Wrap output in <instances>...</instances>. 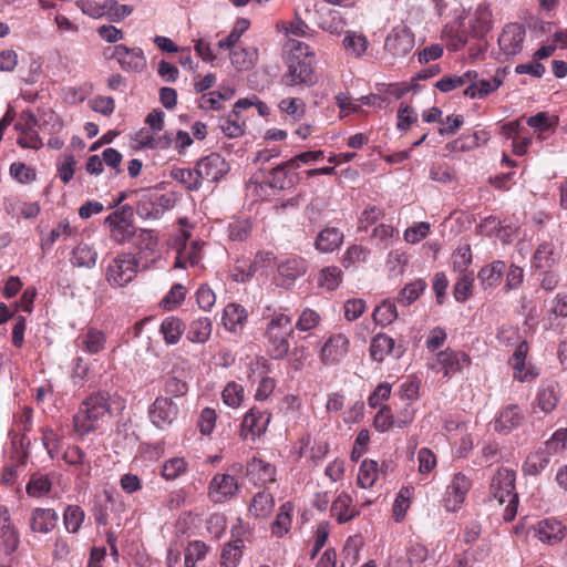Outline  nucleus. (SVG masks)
<instances>
[{
  "label": "nucleus",
  "instance_id": "1",
  "mask_svg": "<svg viewBox=\"0 0 567 567\" xmlns=\"http://www.w3.org/2000/svg\"><path fill=\"white\" fill-rule=\"evenodd\" d=\"M289 54L286 60L287 71L281 78L286 86L310 87L317 83L315 72V52L310 47L298 40H289L287 43Z\"/></svg>",
  "mask_w": 567,
  "mask_h": 567
},
{
  "label": "nucleus",
  "instance_id": "2",
  "mask_svg": "<svg viewBox=\"0 0 567 567\" xmlns=\"http://www.w3.org/2000/svg\"><path fill=\"white\" fill-rule=\"evenodd\" d=\"M112 416L110 395L106 392H96L87 396L73 415V431L84 437L100 429Z\"/></svg>",
  "mask_w": 567,
  "mask_h": 567
},
{
  "label": "nucleus",
  "instance_id": "3",
  "mask_svg": "<svg viewBox=\"0 0 567 567\" xmlns=\"http://www.w3.org/2000/svg\"><path fill=\"white\" fill-rule=\"evenodd\" d=\"M488 495L491 501H495L498 505L507 502L503 513V518L511 522L517 514L518 495L515 492V472L507 467H501L492 476Z\"/></svg>",
  "mask_w": 567,
  "mask_h": 567
},
{
  "label": "nucleus",
  "instance_id": "4",
  "mask_svg": "<svg viewBox=\"0 0 567 567\" xmlns=\"http://www.w3.org/2000/svg\"><path fill=\"white\" fill-rule=\"evenodd\" d=\"M292 319L284 312L275 311L267 324L266 337L268 352L272 359L281 360L289 353V336L293 332Z\"/></svg>",
  "mask_w": 567,
  "mask_h": 567
},
{
  "label": "nucleus",
  "instance_id": "5",
  "mask_svg": "<svg viewBox=\"0 0 567 567\" xmlns=\"http://www.w3.org/2000/svg\"><path fill=\"white\" fill-rule=\"evenodd\" d=\"M138 267V260L134 255L122 252L105 260L104 278L110 287L123 288L137 276Z\"/></svg>",
  "mask_w": 567,
  "mask_h": 567
},
{
  "label": "nucleus",
  "instance_id": "6",
  "mask_svg": "<svg viewBox=\"0 0 567 567\" xmlns=\"http://www.w3.org/2000/svg\"><path fill=\"white\" fill-rule=\"evenodd\" d=\"M190 233L181 230L173 239L172 247L176 250L175 268H186L187 266H198L203 259L204 243L200 240H192Z\"/></svg>",
  "mask_w": 567,
  "mask_h": 567
},
{
  "label": "nucleus",
  "instance_id": "7",
  "mask_svg": "<svg viewBox=\"0 0 567 567\" xmlns=\"http://www.w3.org/2000/svg\"><path fill=\"white\" fill-rule=\"evenodd\" d=\"M470 364L471 358L465 352L447 348L440 351L434 361L429 363V367L435 372L442 371L444 377H450L462 371Z\"/></svg>",
  "mask_w": 567,
  "mask_h": 567
},
{
  "label": "nucleus",
  "instance_id": "8",
  "mask_svg": "<svg viewBox=\"0 0 567 567\" xmlns=\"http://www.w3.org/2000/svg\"><path fill=\"white\" fill-rule=\"evenodd\" d=\"M567 318V292L556 293L547 303L542 324L545 330L561 333L564 330L563 320Z\"/></svg>",
  "mask_w": 567,
  "mask_h": 567
},
{
  "label": "nucleus",
  "instance_id": "9",
  "mask_svg": "<svg viewBox=\"0 0 567 567\" xmlns=\"http://www.w3.org/2000/svg\"><path fill=\"white\" fill-rule=\"evenodd\" d=\"M239 492V484L235 476L226 473H217L209 482L207 495L215 504L225 503L234 498Z\"/></svg>",
  "mask_w": 567,
  "mask_h": 567
},
{
  "label": "nucleus",
  "instance_id": "10",
  "mask_svg": "<svg viewBox=\"0 0 567 567\" xmlns=\"http://www.w3.org/2000/svg\"><path fill=\"white\" fill-rule=\"evenodd\" d=\"M178 412V404L173 398L158 396L150 408L148 414L151 422L156 427L164 430L173 424Z\"/></svg>",
  "mask_w": 567,
  "mask_h": 567
},
{
  "label": "nucleus",
  "instance_id": "11",
  "mask_svg": "<svg viewBox=\"0 0 567 567\" xmlns=\"http://www.w3.org/2000/svg\"><path fill=\"white\" fill-rule=\"evenodd\" d=\"M413 48L414 34L404 25L393 28L384 43L385 51L398 58L408 55Z\"/></svg>",
  "mask_w": 567,
  "mask_h": 567
},
{
  "label": "nucleus",
  "instance_id": "12",
  "mask_svg": "<svg viewBox=\"0 0 567 567\" xmlns=\"http://www.w3.org/2000/svg\"><path fill=\"white\" fill-rule=\"evenodd\" d=\"M472 487L471 478L462 472L452 476L451 483L446 487L445 507L447 511L455 512L465 502L466 495Z\"/></svg>",
  "mask_w": 567,
  "mask_h": 567
},
{
  "label": "nucleus",
  "instance_id": "13",
  "mask_svg": "<svg viewBox=\"0 0 567 567\" xmlns=\"http://www.w3.org/2000/svg\"><path fill=\"white\" fill-rule=\"evenodd\" d=\"M196 168L197 176L200 177L202 183L218 182L229 171L228 163L217 153H212L199 159L196 164Z\"/></svg>",
  "mask_w": 567,
  "mask_h": 567
},
{
  "label": "nucleus",
  "instance_id": "14",
  "mask_svg": "<svg viewBox=\"0 0 567 567\" xmlns=\"http://www.w3.org/2000/svg\"><path fill=\"white\" fill-rule=\"evenodd\" d=\"M525 28L520 23H508L498 37V45L506 56H514L522 51Z\"/></svg>",
  "mask_w": 567,
  "mask_h": 567
},
{
  "label": "nucleus",
  "instance_id": "15",
  "mask_svg": "<svg viewBox=\"0 0 567 567\" xmlns=\"http://www.w3.org/2000/svg\"><path fill=\"white\" fill-rule=\"evenodd\" d=\"M349 340L342 334L331 336L322 346L320 358L324 364L339 362L348 353Z\"/></svg>",
  "mask_w": 567,
  "mask_h": 567
},
{
  "label": "nucleus",
  "instance_id": "16",
  "mask_svg": "<svg viewBox=\"0 0 567 567\" xmlns=\"http://www.w3.org/2000/svg\"><path fill=\"white\" fill-rule=\"evenodd\" d=\"M105 224L110 227L111 237L117 243L127 241L134 235V226L126 218L125 208L109 215Z\"/></svg>",
  "mask_w": 567,
  "mask_h": 567
},
{
  "label": "nucleus",
  "instance_id": "17",
  "mask_svg": "<svg viewBox=\"0 0 567 567\" xmlns=\"http://www.w3.org/2000/svg\"><path fill=\"white\" fill-rule=\"evenodd\" d=\"M121 69L125 72H142L146 68V58L140 48H123L115 50Z\"/></svg>",
  "mask_w": 567,
  "mask_h": 567
},
{
  "label": "nucleus",
  "instance_id": "18",
  "mask_svg": "<svg viewBox=\"0 0 567 567\" xmlns=\"http://www.w3.org/2000/svg\"><path fill=\"white\" fill-rule=\"evenodd\" d=\"M524 420V414L519 406L509 404L499 411L495 419V431L502 434H508L514 429L518 427Z\"/></svg>",
  "mask_w": 567,
  "mask_h": 567
},
{
  "label": "nucleus",
  "instance_id": "19",
  "mask_svg": "<svg viewBox=\"0 0 567 567\" xmlns=\"http://www.w3.org/2000/svg\"><path fill=\"white\" fill-rule=\"evenodd\" d=\"M58 514L52 508H34L29 518V526L33 533L49 534L56 525Z\"/></svg>",
  "mask_w": 567,
  "mask_h": 567
},
{
  "label": "nucleus",
  "instance_id": "20",
  "mask_svg": "<svg viewBox=\"0 0 567 567\" xmlns=\"http://www.w3.org/2000/svg\"><path fill=\"white\" fill-rule=\"evenodd\" d=\"M0 539L8 554L16 551L20 544L19 533L6 507H0Z\"/></svg>",
  "mask_w": 567,
  "mask_h": 567
},
{
  "label": "nucleus",
  "instance_id": "21",
  "mask_svg": "<svg viewBox=\"0 0 567 567\" xmlns=\"http://www.w3.org/2000/svg\"><path fill=\"white\" fill-rule=\"evenodd\" d=\"M274 508V495L269 491L262 489L252 496L248 506V514L254 518L266 520L271 515Z\"/></svg>",
  "mask_w": 567,
  "mask_h": 567
},
{
  "label": "nucleus",
  "instance_id": "22",
  "mask_svg": "<svg viewBox=\"0 0 567 567\" xmlns=\"http://www.w3.org/2000/svg\"><path fill=\"white\" fill-rule=\"evenodd\" d=\"M565 528L560 522L554 518H546L537 523L535 535L537 538L550 545L559 543L564 538Z\"/></svg>",
  "mask_w": 567,
  "mask_h": 567
},
{
  "label": "nucleus",
  "instance_id": "23",
  "mask_svg": "<svg viewBox=\"0 0 567 567\" xmlns=\"http://www.w3.org/2000/svg\"><path fill=\"white\" fill-rule=\"evenodd\" d=\"M78 347L85 353L96 354L104 350L106 344L105 333L96 328H89L76 339Z\"/></svg>",
  "mask_w": 567,
  "mask_h": 567
},
{
  "label": "nucleus",
  "instance_id": "24",
  "mask_svg": "<svg viewBox=\"0 0 567 567\" xmlns=\"http://www.w3.org/2000/svg\"><path fill=\"white\" fill-rule=\"evenodd\" d=\"M247 475L255 484L265 485L276 480V470L260 458L254 457L247 465Z\"/></svg>",
  "mask_w": 567,
  "mask_h": 567
},
{
  "label": "nucleus",
  "instance_id": "25",
  "mask_svg": "<svg viewBox=\"0 0 567 567\" xmlns=\"http://www.w3.org/2000/svg\"><path fill=\"white\" fill-rule=\"evenodd\" d=\"M293 509L291 502H285L280 505L276 518L270 525L272 536L282 538L290 532Z\"/></svg>",
  "mask_w": 567,
  "mask_h": 567
},
{
  "label": "nucleus",
  "instance_id": "26",
  "mask_svg": "<svg viewBox=\"0 0 567 567\" xmlns=\"http://www.w3.org/2000/svg\"><path fill=\"white\" fill-rule=\"evenodd\" d=\"M330 511L331 515L336 517L339 523L349 522L358 514L355 507L352 505L351 496L346 492L338 494Z\"/></svg>",
  "mask_w": 567,
  "mask_h": 567
},
{
  "label": "nucleus",
  "instance_id": "27",
  "mask_svg": "<svg viewBox=\"0 0 567 567\" xmlns=\"http://www.w3.org/2000/svg\"><path fill=\"white\" fill-rule=\"evenodd\" d=\"M343 243V234L334 227L322 229L316 239V248L323 254L338 249Z\"/></svg>",
  "mask_w": 567,
  "mask_h": 567
},
{
  "label": "nucleus",
  "instance_id": "28",
  "mask_svg": "<svg viewBox=\"0 0 567 567\" xmlns=\"http://www.w3.org/2000/svg\"><path fill=\"white\" fill-rule=\"evenodd\" d=\"M559 401V388L556 383L543 384L536 395V405L545 414L550 413Z\"/></svg>",
  "mask_w": 567,
  "mask_h": 567
},
{
  "label": "nucleus",
  "instance_id": "29",
  "mask_svg": "<svg viewBox=\"0 0 567 567\" xmlns=\"http://www.w3.org/2000/svg\"><path fill=\"white\" fill-rule=\"evenodd\" d=\"M247 320V311L238 303H229L225 307L223 313V324L231 332L240 330Z\"/></svg>",
  "mask_w": 567,
  "mask_h": 567
},
{
  "label": "nucleus",
  "instance_id": "30",
  "mask_svg": "<svg viewBox=\"0 0 567 567\" xmlns=\"http://www.w3.org/2000/svg\"><path fill=\"white\" fill-rule=\"evenodd\" d=\"M503 83V79L497 74L492 79L471 81V84L464 90V94L471 99H482L496 91Z\"/></svg>",
  "mask_w": 567,
  "mask_h": 567
},
{
  "label": "nucleus",
  "instance_id": "31",
  "mask_svg": "<svg viewBox=\"0 0 567 567\" xmlns=\"http://www.w3.org/2000/svg\"><path fill=\"white\" fill-rule=\"evenodd\" d=\"M528 352V344L526 341H519L511 360L514 370V379L518 381H527L535 375L529 372L525 367V359Z\"/></svg>",
  "mask_w": 567,
  "mask_h": 567
},
{
  "label": "nucleus",
  "instance_id": "32",
  "mask_svg": "<svg viewBox=\"0 0 567 567\" xmlns=\"http://www.w3.org/2000/svg\"><path fill=\"white\" fill-rule=\"evenodd\" d=\"M212 329L210 319L199 317L189 323L186 338L193 343H205L212 334Z\"/></svg>",
  "mask_w": 567,
  "mask_h": 567
},
{
  "label": "nucleus",
  "instance_id": "33",
  "mask_svg": "<svg viewBox=\"0 0 567 567\" xmlns=\"http://www.w3.org/2000/svg\"><path fill=\"white\" fill-rule=\"evenodd\" d=\"M230 61L237 70H250L258 61V49L256 47H246L233 50Z\"/></svg>",
  "mask_w": 567,
  "mask_h": 567
},
{
  "label": "nucleus",
  "instance_id": "34",
  "mask_svg": "<svg viewBox=\"0 0 567 567\" xmlns=\"http://www.w3.org/2000/svg\"><path fill=\"white\" fill-rule=\"evenodd\" d=\"M244 547V540L240 538L226 543L220 553V567H238Z\"/></svg>",
  "mask_w": 567,
  "mask_h": 567
},
{
  "label": "nucleus",
  "instance_id": "35",
  "mask_svg": "<svg viewBox=\"0 0 567 567\" xmlns=\"http://www.w3.org/2000/svg\"><path fill=\"white\" fill-rule=\"evenodd\" d=\"M344 50L355 56L361 58L369 48V41L361 32L347 31L342 41Z\"/></svg>",
  "mask_w": 567,
  "mask_h": 567
},
{
  "label": "nucleus",
  "instance_id": "36",
  "mask_svg": "<svg viewBox=\"0 0 567 567\" xmlns=\"http://www.w3.org/2000/svg\"><path fill=\"white\" fill-rule=\"evenodd\" d=\"M394 340L385 333H378L373 337L370 346V355L373 361L382 362L391 354L394 348Z\"/></svg>",
  "mask_w": 567,
  "mask_h": 567
},
{
  "label": "nucleus",
  "instance_id": "37",
  "mask_svg": "<svg viewBox=\"0 0 567 567\" xmlns=\"http://www.w3.org/2000/svg\"><path fill=\"white\" fill-rule=\"evenodd\" d=\"M318 27L330 34L339 35L346 27V21L338 10H327L319 17Z\"/></svg>",
  "mask_w": 567,
  "mask_h": 567
},
{
  "label": "nucleus",
  "instance_id": "38",
  "mask_svg": "<svg viewBox=\"0 0 567 567\" xmlns=\"http://www.w3.org/2000/svg\"><path fill=\"white\" fill-rule=\"evenodd\" d=\"M277 270L282 278L292 281L306 272L307 265L302 258L291 257L278 264Z\"/></svg>",
  "mask_w": 567,
  "mask_h": 567
},
{
  "label": "nucleus",
  "instance_id": "39",
  "mask_svg": "<svg viewBox=\"0 0 567 567\" xmlns=\"http://www.w3.org/2000/svg\"><path fill=\"white\" fill-rule=\"evenodd\" d=\"M269 417L260 411L251 409L247 412L243 420V429L250 433L251 436H259L266 431Z\"/></svg>",
  "mask_w": 567,
  "mask_h": 567
},
{
  "label": "nucleus",
  "instance_id": "40",
  "mask_svg": "<svg viewBox=\"0 0 567 567\" xmlns=\"http://www.w3.org/2000/svg\"><path fill=\"white\" fill-rule=\"evenodd\" d=\"M97 260V252L87 244H79L72 251L71 262L76 267L92 268Z\"/></svg>",
  "mask_w": 567,
  "mask_h": 567
},
{
  "label": "nucleus",
  "instance_id": "41",
  "mask_svg": "<svg viewBox=\"0 0 567 567\" xmlns=\"http://www.w3.org/2000/svg\"><path fill=\"white\" fill-rule=\"evenodd\" d=\"M278 109L295 122L300 121L307 111V104L301 97L288 96L278 103Z\"/></svg>",
  "mask_w": 567,
  "mask_h": 567
},
{
  "label": "nucleus",
  "instance_id": "42",
  "mask_svg": "<svg viewBox=\"0 0 567 567\" xmlns=\"http://www.w3.org/2000/svg\"><path fill=\"white\" fill-rule=\"evenodd\" d=\"M505 268L504 261H494L480 270L478 279L485 288H492L499 282Z\"/></svg>",
  "mask_w": 567,
  "mask_h": 567
},
{
  "label": "nucleus",
  "instance_id": "43",
  "mask_svg": "<svg viewBox=\"0 0 567 567\" xmlns=\"http://www.w3.org/2000/svg\"><path fill=\"white\" fill-rule=\"evenodd\" d=\"M372 318L379 326L386 327L391 324L398 318V310L394 301L391 299L383 300L373 310Z\"/></svg>",
  "mask_w": 567,
  "mask_h": 567
},
{
  "label": "nucleus",
  "instance_id": "44",
  "mask_svg": "<svg viewBox=\"0 0 567 567\" xmlns=\"http://www.w3.org/2000/svg\"><path fill=\"white\" fill-rule=\"evenodd\" d=\"M184 329L185 327L183 321L176 317H167L161 324V333L168 344H176L179 341Z\"/></svg>",
  "mask_w": 567,
  "mask_h": 567
},
{
  "label": "nucleus",
  "instance_id": "45",
  "mask_svg": "<svg viewBox=\"0 0 567 567\" xmlns=\"http://www.w3.org/2000/svg\"><path fill=\"white\" fill-rule=\"evenodd\" d=\"M379 476L378 463L373 460H364L358 472L357 483L361 488H370Z\"/></svg>",
  "mask_w": 567,
  "mask_h": 567
},
{
  "label": "nucleus",
  "instance_id": "46",
  "mask_svg": "<svg viewBox=\"0 0 567 567\" xmlns=\"http://www.w3.org/2000/svg\"><path fill=\"white\" fill-rule=\"evenodd\" d=\"M549 464V454L546 451L530 453L523 464V472L526 475H537Z\"/></svg>",
  "mask_w": 567,
  "mask_h": 567
},
{
  "label": "nucleus",
  "instance_id": "47",
  "mask_svg": "<svg viewBox=\"0 0 567 567\" xmlns=\"http://www.w3.org/2000/svg\"><path fill=\"white\" fill-rule=\"evenodd\" d=\"M208 553L207 545L202 540L189 542L184 551V563L186 567H196L198 561L206 558Z\"/></svg>",
  "mask_w": 567,
  "mask_h": 567
},
{
  "label": "nucleus",
  "instance_id": "48",
  "mask_svg": "<svg viewBox=\"0 0 567 567\" xmlns=\"http://www.w3.org/2000/svg\"><path fill=\"white\" fill-rule=\"evenodd\" d=\"M425 288V281L422 279H417L402 288L396 297V300L402 306H410L420 298Z\"/></svg>",
  "mask_w": 567,
  "mask_h": 567
},
{
  "label": "nucleus",
  "instance_id": "49",
  "mask_svg": "<svg viewBox=\"0 0 567 567\" xmlns=\"http://www.w3.org/2000/svg\"><path fill=\"white\" fill-rule=\"evenodd\" d=\"M219 127L226 136L235 138L244 134L245 123L239 121L238 111L233 110L227 116L220 118Z\"/></svg>",
  "mask_w": 567,
  "mask_h": 567
},
{
  "label": "nucleus",
  "instance_id": "50",
  "mask_svg": "<svg viewBox=\"0 0 567 567\" xmlns=\"http://www.w3.org/2000/svg\"><path fill=\"white\" fill-rule=\"evenodd\" d=\"M476 78L477 73L475 71H467L462 75L444 76L435 83V87L441 92H450L456 87L465 85Z\"/></svg>",
  "mask_w": 567,
  "mask_h": 567
},
{
  "label": "nucleus",
  "instance_id": "51",
  "mask_svg": "<svg viewBox=\"0 0 567 567\" xmlns=\"http://www.w3.org/2000/svg\"><path fill=\"white\" fill-rule=\"evenodd\" d=\"M188 464L184 457H172L164 462L162 476L166 481H174L187 472Z\"/></svg>",
  "mask_w": 567,
  "mask_h": 567
},
{
  "label": "nucleus",
  "instance_id": "52",
  "mask_svg": "<svg viewBox=\"0 0 567 567\" xmlns=\"http://www.w3.org/2000/svg\"><path fill=\"white\" fill-rule=\"evenodd\" d=\"M63 458L68 464L79 466L80 474H90L91 465L85 460V453L79 446H69L64 452Z\"/></svg>",
  "mask_w": 567,
  "mask_h": 567
},
{
  "label": "nucleus",
  "instance_id": "53",
  "mask_svg": "<svg viewBox=\"0 0 567 567\" xmlns=\"http://www.w3.org/2000/svg\"><path fill=\"white\" fill-rule=\"evenodd\" d=\"M104 17L111 22H120L133 12V8L127 4H120L116 0L104 1Z\"/></svg>",
  "mask_w": 567,
  "mask_h": 567
},
{
  "label": "nucleus",
  "instance_id": "54",
  "mask_svg": "<svg viewBox=\"0 0 567 567\" xmlns=\"http://www.w3.org/2000/svg\"><path fill=\"white\" fill-rule=\"evenodd\" d=\"M223 402L233 409L240 406L244 400V388L236 382H228L221 392Z\"/></svg>",
  "mask_w": 567,
  "mask_h": 567
},
{
  "label": "nucleus",
  "instance_id": "55",
  "mask_svg": "<svg viewBox=\"0 0 567 567\" xmlns=\"http://www.w3.org/2000/svg\"><path fill=\"white\" fill-rule=\"evenodd\" d=\"M342 271L337 266L323 268L319 275V284L327 290H334L341 282Z\"/></svg>",
  "mask_w": 567,
  "mask_h": 567
},
{
  "label": "nucleus",
  "instance_id": "56",
  "mask_svg": "<svg viewBox=\"0 0 567 567\" xmlns=\"http://www.w3.org/2000/svg\"><path fill=\"white\" fill-rule=\"evenodd\" d=\"M63 518L66 530L76 533L84 520V512L80 506L70 505L64 511Z\"/></svg>",
  "mask_w": 567,
  "mask_h": 567
},
{
  "label": "nucleus",
  "instance_id": "57",
  "mask_svg": "<svg viewBox=\"0 0 567 567\" xmlns=\"http://www.w3.org/2000/svg\"><path fill=\"white\" fill-rule=\"evenodd\" d=\"M173 176L176 181L181 182L189 190H197L202 186V179L197 176V168H178L174 171Z\"/></svg>",
  "mask_w": 567,
  "mask_h": 567
},
{
  "label": "nucleus",
  "instance_id": "58",
  "mask_svg": "<svg viewBox=\"0 0 567 567\" xmlns=\"http://www.w3.org/2000/svg\"><path fill=\"white\" fill-rule=\"evenodd\" d=\"M9 172L10 176L20 184H29L37 177L35 169L21 162L12 163Z\"/></svg>",
  "mask_w": 567,
  "mask_h": 567
},
{
  "label": "nucleus",
  "instance_id": "59",
  "mask_svg": "<svg viewBox=\"0 0 567 567\" xmlns=\"http://www.w3.org/2000/svg\"><path fill=\"white\" fill-rule=\"evenodd\" d=\"M251 228L249 219H236L228 225V236L231 240L244 241L249 237Z\"/></svg>",
  "mask_w": 567,
  "mask_h": 567
},
{
  "label": "nucleus",
  "instance_id": "60",
  "mask_svg": "<svg viewBox=\"0 0 567 567\" xmlns=\"http://www.w3.org/2000/svg\"><path fill=\"white\" fill-rule=\"evenodd\" d=\"M429 558L427 548L419 543L411 544L406 549V559L409 567H424L422 566Z\"/></svg>",
  "mask_w": 567,
  "mask_h": 567
},
{
  "label": "nucleus",
  "instance_id": "61",
  "mask_svg": "<svg viewBox=\"0 0 567 567\" xmlns=\"http://www.w3.org/2000/svg\"><path fill=\"white\" fill-rule=\"evenodd\" d=\"M555 250L551 244H542L534 254V262L537 268H547L555 262Z\"/></svg>",
  "mask_w": 567,
  "mask_h": 567
},
{
  "label": "nucleus",
  "instance_id": "62",
  "mask_svg": "<svg viewBox=\"0 0 567 567\" xmlns=\"http://www.w3.org/2000/svg\"><path fill=\"white\" fill-rule=\"evenodd\" d=\"M51 489V482L45 475H32L28 485L27 493L32 497H40Z\"/></svg>",
  "mask_w": 567,
  "mask_h": 567
},
{
  "label": "nucleus",
  "instance_id": "63",
  "mask_svg": "<svg viewBox=\"0 0 567 567\" xmlns=\"http://www.w3.org/2000/svg\"><path fill=\"white\" fill-rule=\"evenodd\" d=\"M374 427L380 432H386L391 427L396 426V420L393 416L389 405H383L377 412L373 420Z\"/></svg>",
  "mask_w": 567,
  "mask_h": 567
},
{
  "label": "nucleus",
  "instance_id": "64",
  "mask_svg": "<svg viewBox=\"0 0 567 567\" xmlns=\"http://www.w3.org/2000/svg\"><path fill=\"white\" fill-rule=\"evenodd\" d=\"M320 320V315L317 311L306 308L296 322V329L303 332L311 331L319 324Z\"/></svg>",
  "mask_w": 567,
  "mask_h": 567
}]
</instances>
